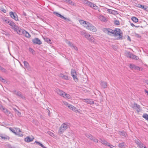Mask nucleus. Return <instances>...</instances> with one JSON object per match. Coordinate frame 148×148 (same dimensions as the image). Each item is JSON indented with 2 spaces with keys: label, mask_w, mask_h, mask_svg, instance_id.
<instances>
[{
  "label": "nucleus",
  "mask_w": 148,
  "mask_h": 148,
  "mask_svg": "<svg viewBox=\"0 0 148 148\" xmlns=\"http://www.w3.org/2000/svg\"><path fill=\"white\" fill-rule=\"evenodd\" d=\"M68 107L70 109L76 112H80L75 107L71 105H69Z\"/></svg>",
  "instance_id": "9b49d317"
},
{
  "label": "nucleus",
  "mask_w": 148,
  "mask_h": 148,
  "mask_svg": "<svg viewBox=\"0 0 148 148\" xmlns=\"http://www.w3.org/2000/svg\"><path fill=\"white\" fill-rule=\"evenodd\" d=\"M23 63L24 65L29 70L30 69V66L28 63L26 61H23Z\"/></svg>",
  "instance_id": "f3484780"
},
{
  "label": "nucleus",
  "mask_w": 148,
  "mask_h": 148,
  "mask_svg": "<svg viewBox=\"0 0 148 148\" xmlns=\"http://www.w3.org/2000/svg\"><path fill=\"white\" fill-rule=\"evenodd\" d=\"M127 39V40H129L130 41H131V38L129 36H128Z\"/></svg>",
  "instance_id": "e2e57ef3"
},
{
  "label": "nucleus",
  "mask_w": 148,
  "mask_h": 148,
  "mask_svg": "<svg viewBox=\"0 0 148 148\" xmlns=\"http://www.w3.org/2000/svg\"><path fill=\"white\" fill-rule=\"evenodd\" d=\"M81 34L84 36L86 38H87L88 36H90V34L87 33L85 31H81L80 33Z\"/></svg>",
  "instance_id": "4468645a"
},
{
  "label": "nucleus",
  "mask_w": 148,
  "mask_h": 148,
  "mask_svg": "<svg viewBox=\"0 0 148 148\" xmlns=\"http://www.w3.org/2000/svg\"><path fill=\"white\" fill-rule=\"evenodd\" d=\"M131 25L133 27H137V26H135L133 23H131Z\"/></svg>",
  "instance_id": "338daca9"
},
{
  "label": "nucleus",
  "mask_w": 148,
  "mask_h": 148,
  "mask_svg": "<svg viewBox=\"0 0 148 148\" xmlns=\"http://www.w3.org/2000/svg\"><path fill=\"white\" fill-rule=\"evenodd\" d=\"M9 129L10 131H11L14 134H16V132H15V130L13 129L11 127L9 128Z\"/></svg>",
  "instance_id": "8fccbe9b"
},
{
  "label": "nucleus",
  "mask_w": 148,
  "mask_h": 148,
  "mask_svg": "<svg viewBox=\"0 0 148 148\" xmlns=\"http://www.w3.org/2000/svg\"><path fill=\"white\" fill-rule=\"evenodd\" d=\"M79 22L81 25L84 26V27L87 29H88V27L89 26L90 23L87 22L83 20H80Z\"/></svg>",
  "instance_id": "39448f33"
},
{
  "label": "nucleus",
  "mask_w": 148,
  "mask_h": 148,
  "mask_svg": "<svg viewBox=\"0 0 148 148\" xmlns=\"http://www.w3.org/2000/svg\"><path fill=\"white\" fill-rule=\"evenodd\" d=\"M3 136L2 134H0V139H3Z\"/></svg>",
  "instance_id": "052dcab7"
},
{
  "label": "nucleus",
  "mask_w": 148,
  "mask_h": 148,
  "mask_svg": "<svg viewBox=\"0 0 148 148\" xmlns=\"http://www.w3.org/2000/svg\"><path fill=\"white\" fill-rule=\"evenodd\" d=\"M136 104L135 102L134 103V104H132L131 105V107L134 109H135V107H136V105H135Z\"/></svg>",
  "instance_id": "37998d69"
},
{
  "label": "nucleus",
  "mask_w": 148,
  "mask_h": 148,
  "mask_svg": "<svg viewBox=\"0 0 148 148\" xmlns=\"http://www.w3.org/2000/svg\"><path fill=\"white\" fill-rule=\"evenodd\" d=\"M63 97L64 98H67L68 99H71V97L69 94H67L65 93L64 95L63 96Z\"/></svg>",
  "instance_id": "2f4dec72"
},
{
  "label": "nucleus",
  "mask_w": 148,
  "mask_h": 148,
  "mask_svg": "<svg viewBox=\"0 0 148 148\" xmlns=\"http://www.w3.org/2000/svg\"><path fill=\"white\" fill-rule=\"evenodd\" d=\"M118 146L120 148L125 147L126 146V145L125 143L123 142L121 143H119Z\"/></svg>",
  "instance_id": "393cba45"
},
{
  "label": "nucleus",
  "mask_w": 148,
  "mask_h": 148,
  "mask_svg": "<svg viewBox=\"0 0 148 148\" xmlns=\"http://www.w3.org/2000/svg\"><path fill=\"white\" fill-rule=\"evenodd\" d=\"M5 114L8 116H12V114L11 113V112L8 110L7 111V112L5 113Z\"/></svg>",
  "instance_id": "4c0bfd02"
},
{
  "label": "nucleus",
  "mask_w": 148,
  "mask_h": 148,
  "mask_svg": "<svg viewBox=\"0 0 148 148\" xmlns=\"http://www.w3.org/2000/svg\"><path fill=\"white\" fill-rule=\"evenodd\" d=\"M100 84L102 87L104 88H106L107 86V84L106 82L101 81Z\"/></svg>",
  "instance_id": "6ab92c4d"
},
{
  "label": "nucleus",
  "mask_w": 148,
  "mask_h": 148,
  "mask_svg": "<svg viewBox=\"0 0 148 148\" xmlns=\"http://www.w3.org/2000/svg\"><path fill=\"white\" fill-rule=\"evenodd\" d=\"M108 146L110 147L111 148H113L112 147H113V146L112 145H110V143H108Z\"/></svg>",
  "instance_id": "680f3d73"
},
{
  "label": "nucleus",
  "mask_w": 148,
  "mask_h": 148,
  "mask_svg": "<svg viewBox=\"0 0 148 148\" xmlns=\"http://www.w3.org/2000/svg\"><path fill=\"white\" fill-rule=\"evenodd\" d=\"M64 1L66 2H67L69 4H72L73 2L70 0H63Z\"/></svg>",
  "instance_id": "ea45409f"
},
{
  "label": "nucleus",
  "mask_w": 148,
  "mask_h": 148,
  "mask_svg": "<svg viewBox=\"0 0 148 148\" xmlns=\"http://www.w3.org/2000/svg\"><path fill=\"white\" fill-rule=\"evenodd\" d=\"M14 94H15L17 96L21 98L22 99H25V97L23 95L21 92L19 91H17L15 90L14 91Z\"/></svg>",
  "instance_id": "1a4fd4ad"
},
{
  "label": "nucleus",
  "mask_w": 148,
  "mask_h": 148,
  "mask_svg": "<svg viewBox=\"0 0 148 148\" xmlns=\"http://www.w3.org/2000/svg\"><path fill=\"white\" fill-rule=\"evenodd\" d=\"M141 5L140 4H137L136 5V6L140 8L141 7Z\"/></svg>",
  "instance_id": "13d9d810"
},
{
  "label": "nucleus",
  "mask_w": 148,
  "mask_h": 148,
  "mask_svg": "<svg viewBox=\"0 0 148 148\" xmlns=\"http://www.w3.org/2000/svg\"><path fill=\"white\" fill-rule=\"evenodd\" d=\"M135 141L136 143L139 146L142 143L139 140H136Z\"/></svg>",
  "instance_id": "79ce46f5"
},
{
  "label": "nucleus",
  "mask_w": 148,
  "mask_h": 148,
  "mask_svg": "<svg viewBox=\"0 0 148 148\" xmlns=\"http://www.w3.org/2000/svg\"><path fill=\"white\" fill-rule=\"evenodd\" d=\"M86 3L90 7L93 8L94 9L97 10L98 9V7L96 5L89 1L87 0L86 1Z\"/></svg>",
  "instance_id": "423d86ee"
},
{
  "label": "nucleus",
  "mask_w": 148,
  "mask_h": 148,
  "mask_svg": "<svg viewBox=\"0 0 148 148\" xmlns=\"http://www.w3.org/2000/svg\"><path fill=\"white\" fill-rule=\"evenodd\" d=\"M3 111V112L5 114V113L7 112V111L8 110L6 108H5V107H3V108H2V110Z\"/></svg>",
  "instance_id": "c9c22d12"
},
{
  "label": "nucleus",
  "mask_w": 148,
  "mask_h": 148,
  "mask_svg": "<svg viewBox=\"0 0 148 148\" xmlns=\"http://www.w3.org/2000/svg\"><path fill=\"white\" fill-rule=\"evenodd\" d=\"M99 18L100 20L102 21L105 22L106 20V18L103 16H99Z\"/></svg>",
  "instance_id": "a878e982"
},
{
  "label": "nucleus",
  "mask_w": 148,
  "mask_h": 148,
  "mask_svg": "<svg viewBox=\"0 0 148 148\" xmlns=\"http://www.w3.org/2000/svg\"><path fill=\"white\" fill-rule=\"evenodd\" d=\"M85 135L90 139L92 140L93 141L98 143V140L96 138L94 137L91 134H90L86 133L85 134Z\"/></svg>",
  "instance_id": "20e7f679"
},
{
  "label": "nucleus",
  "mask_w": 148,
  "mask_h": 148,
  "mask_svg": "<svg viewBox=\"0 0 148 148\" xmlns=\"http://www.w3.org/2000/svg\"><path fill=\"white\" fill-rule=\"evenodd\" d=\"M82 100L84 102L90 104H94V101L90 99L89 100L88 99H82Z\"/></svg>",
  "instance_id": "2eb2a0df"
},
{
  "label": "nucleus",
  "mask_w": 148,
  "mask_h": 148,
  "mask_svg": "<svg viewBox=\"0 0 148 148\" xmlns=\"http://www.w3.org/2000/svg\"><path fill=\"white\" fill-rule=\"evenodd\" d=\"M32 41L33 43L35 44L40 45L42 43L40 40L38 38H34L32 40Z\"/></svg>",
  "instance_id": "9d476101"
},
{
  "label": "nucleus",
  "mask_w": 148,
  "mask_h": 148,
  "mask_svg": "<svg viewBox=\"0 0 148 148\" xmlns=\"http://www.w3.org/2000/svg\"><path fill=\"white\" fill-rule=\"evenodd\" d=\"M29 51H30L31 53H34V50L33 49H32V48H29Z\"/></svg>",
  "instance_id": "864d4df0"
},
{
  "label": "nucleus",
  "mask_w": 148,
  "mask_h": 148,
  "mask_svg": "<svg viewBox=\"0 0 148 148\" xmlns=\"http://www.w3.org/2000/svg\"><path fill=\"white\" fill-rule=\"evenodd\" d=\"M0 70L1 71L3 72H5L6 71V69L1 66H0Z\"/></svg>",
  "instance_id": "58836bf2"
},
{
  "label": "nucleus",
  "mask_w": 148,
  "mask_h": 148,
  "mask_svg": "<svg viewBox=\"0 0 148 148\" xmlns=\"http://www.w3.org/2000/svg\"><path fill=\"white\" fill-rule=\"evenodd\" d=\"M67 123H64L59 128L58 133L60 134H62L66 129L69 127V126Z\"/></svg>",
  "instance_id": "f03ea898"
},
{
  "label": "nucleus",
  "mask_w": 148,
  "mask_h": 148,
  "mask_svg": "<svg viewBox=\"0 0 148 148\" xmlns=\"http://www.w3.org/2000/svg\"><path fill=\"white\" fill-rule=\"evenodd\" d=\"M59 76L64 79L68 80V77L67 76L64 75L62 73L60 74H59Z\"/></svg>",
  "instance_id": "5701e85b"
},
{
  "label": "nucleus",
  "mask_w": 148,
  "mask_h": 148,
  "mask_svg": "<svg viewBox=\"0 0 148 148\" xmlns=\"http://www.w3.org/2000/svg\"><path fill=\"white\" fill-rule=\"evenodd\" d=\"M3 139L5 140H8L10 139V137L6 135H5L4 136H3Z\"/></svg>",
  "instance_id": "e433bc0d"
},
{
  "label": "nucleus",
  "mask_w": 148,
  "mask_h": 148,
  "mask_svg": "<svg viewBox=\"0 0 148 148\" xmlns=\"http://www.w3.org/2000/svg\"><path fill=\"white\" fill-rule=\"evenodd\" d=\"M114 24L117 25H118L119 24V21L117 20H116L114 21Z\"/></svg>",
  "instance_id": "3c124183"
},
{
  "label": "nucleus",
  "mask_w": 148,
  "mask_h": 148,
  "mask_svg": "<svg viewBox=\"0 0 148 148\" xmlns=\"http://www.w3.org/2000/svg\"><path fill=\"white\" fill-rule=\"evenodd\" d=\"M23 32V34L27 38H29L30 37V35L26 31L24 30Z\"/></svg>",
  "instance_id": "a211bd4d"
},
{
  "label": "nucleus",
  "mask_w": 148,
  "mask_h": 148,
  "mask_svg": "<svg viewBox=\"0 0 148 148\" xmlns=\"http://www.w3.org/2000/svg\"><path fill=\"white\" fill-rule=\"evenodd\" d=\"M33 138H31L29 137L28 136L25 138V141L27 142H29L33 141Z\"/></svg>",
  "instance_id": "412c9836"
},
{
  "label": "nucleus",
  "mask_w": 148,
  "mask_h": 148,
  "mask_svg": "<svg viewBox=\"0 0 148 148\" xmlns=\"http://www.w3.org/2000/svg\"><path fill=\"white\" fill-rule=\"evenodd\" d=\"M86 38L91 42H94V38L92 36L90 35V36H88V38Z\"/></svg>",
  "instance_id": "b1692460"
},
{
  "label": "nucleus",
  "mask_w": 148,
  "mask_h": 148,
  "mask_svg": "<svg viewBox=\"0 0 148 148\" xmlns=\"http://www.w3.org/2000/svg\"><path fill=\"white\" fill-rule=\"evenodd\" d=\"M13 110H14V111L16 112L18 111L15 108H14Z\"/></svg>",
  "instance_id": "774afa93"
},
{
  "label": "nucleus",
  "mask_w": 148,
  "mask_h": 148,
  "mask_svg": "<svg viewBox=\"0 0 148 148\" xmlns=\"http://www.w3.org/2000/svg\"><path fill=\"white\" fill-rule=\"evenodd\" d=\"M56 92L58 94L63 97L65 93L58 89L56 90Z\"/></svg>",
  "instance_id": "dca6fc26"
},
{
  "label": "nucleus",
  "mask_w": 148,
  "mask_h": 148,
  "mask_svg": "<svg viewBox=\"0 0 148 148\" xmlns=\"http://www.w3.org/2000/svg\"><path fill=\"white\" fill-rule=\"evenodd\" d=\"M10 14L11 17L14 19L15 21H18L17 15L16 13L13 12H10Z\"/></svg>",
  "instance_id": "0eeeda50"
},
{
  "label": "nucleus",
  "mask_w": 148,
  "mask_h": 148,
  "mask_svg": "<svg viewBox=\"0 0 148 148\" xmlns=\"http://www.w3.org/2000/svg\"><path fill=\"white\" fill-rule=\"evenodd\" d=\"M119 133L121 135L125 137L127 136V135L126 132L124 131H119Z\"/></svg>",
  "instance_id": "aec40b11"
},
{
  "label": "nucleus",
  "mask_w": 148,
  "mask_h": 148,
  "mask_svg": "<svg viewBox=\"0 0 148 148\" xmlns=\"http://www.w3.org/2000/svg\"><path fill=\"white\" fill-rule=\"evenodd\" d=\"M136 107L137 108L136 110L137 112H139L141 110L140 109V107L139 105L137 104H136Z\"/></svg>",
  "instance_id": "c756f323"
},
{
  "label": "nucleus",
  "mask_w": 148,
  "mask_h": 148,
  "mask_svg": "<svg viewBox=\"0 0 148 148\" xmlns=\"http://www.w3.org/2000/svg\"><path fill=\"white\" fill-rule=\"evenodd\" d=\"M126 54L127 57L131 58L132 54L130 52H127Z\"/></svg>",
  "instance_id": "7c9ffc66"
},
{
  "label": "nucleus",
  "mask_w": 148,
  "mask_h": 148,
  "mask_svg": "<svg viewBox=\"0 0 148 148\" xmlns=\"http://www.w3.org/2000/svg\"><path fill=\"white\" fill-rule=\"evenodd\" d=\"M101 142L102 144L105 145H107L108 146V144L109 143H108L105 140H104L102 139H101Z\"/></svg>",
  "instance_id": "c85d7f7f"
},
{
  "label": "nucleus",
  "mask_w": 148,
  "mask_h": 148,
  "mask_svg": "<svg viewBox=\"0 0 148 148\" xmlns=\"http://www.w3.org/2000/svg\"><path fill=\"white\" fill-rule=\"evenodd\" d=\"M0 81H1L2 82H5V79L3 78H2V79H1V80Z\"/></svg>",
  "instance_id": "69168bd1"
},
{
  "label": "nucleus",
  "mask_w": 148,
  "mask_h": 148,
  "mask_svg": "<svg viewBox=\"0 0 148 148\" xmlns=\"http://www.w3.org/2000/svg\"><path fill=\"white\" fill-rule=\"evenodd\" d=\"M66 43L71 47H73L74 45L70 41H67Z\"/></svg>",
  "instance_id": "473e14b6"
},
{
  "label": "nucleus",
  "mask_w": 148,
  "mask_h": 148,
  "mask_svg": "<svg viewBox=\"0 0 148 148\" xmlns=\"http://www.w3.org/2000/svg\"><path fill=\"white\" fill-rule=\"evenodd\" d=\"M131 19L133 22L135 23H137L138 21V18L135 16L132 17Z\"/></svg>",
  "instance_id": "cd10ccee"
},
{
  "label": "nucleus",
  "mask_w": 148,
  "mask_h": 148,
  "mask_svg": "<svg viewBox=\"0 0 148 148\" xmlns=\"http://www.w3.org/2000/svg\"><path fill=\"white\" fill-rule=\"evenodd\" d=\"M45 41L47 42H49L50 43V42L51 41V40L48 38H46L45 39Z\"/></svg>",
  "instance_id": "09e8293b"
},
{
  "label": "nucleus",
  "mask_w": 148,
  "mask_h": 148,
  "mask_svg": "<svg viewBox=\"0 0 148 148\" xmlns=\"http://www.w3.org/2000/svg\"><path fill=\"white\" fill-rule=\"evenodd\" d=\"M64 105H65V106H66L67 107L69 105H70V104H68L67 102H64Z\"/></svg>",
  "instance_id": "bf43d9fd"
},
{
  "label": "nucleus",
  "mask_w": 148,
  "mask_h": 148,
  "mask_svg": "<svg viewBox=\"0 0 148 148\" xmlns=\"http://www.w3.org/2000/svg\"><path fill=\"white\" fill-rule=\"evenodd\" d=\"M0 10L4 13H6V10L3 7H0Z\"/></svg>",
  "instance_id": "f704fd0d"
},
{
  "label": "nucleus",
  "mask_w": 148,
  "mask_h": 148,
  "mask_svg": "<svg viewBox=\"0 0 148 148\" xmlns=\"http://www.w3.org/2000/svg\"><path fill=\"white\" fill-rule=\"evenodd\" d=\"M53 14L56 15L57 16L61 18H62L63 16L61 14H59L58 13L56 12H53Z\"/></svg>",
  "instance_id": "bb28decb"
},
{
  "label": "nucleus",
  "mask_w": 148,
  "mask_h": 148,
  "mask_svg": "<svg viewBox=\"0 0 148 148\" xmlns=\"http://www.w3.org/2000/svg\"><path fill=\"white\" fill-rule=\"evenodd\" d=\"M142 8L145 10H146L147 9V6H144L143 5H141V7L140 8Z\"/></svg>",
  "instance_id": "49530a36"
},
{
  "label": "nucleus",
  "mask_w": 148,
  "mask_h": 148,
  "mask_svg": "<svg viewBox=\"0 0 148 148\" xmlns=\"http://www.w3.org/2000/svg\"><path fill=\"white\" fill-rule=\"evenodd\" d=\"M135 37H137L138 38L140 37V36L139 34H135Z\"/></svg>",
  "instance_id": "6e6d98bb"
},
{
  "label": "nucleus",
  "mask_w": 148,
  "mask_h": 148,
  "mask_svg": "<svg viewBox=\"0 0 148 148\" xmlns=\"http://www.w3.org/2000/svg\"><path fill=\"white\" fill-rule=\"evenodd\" d=\"M107 11L110 14H115L117 12L116 11H114L110 9H108L107 10Z\"/></svg>",
  "instance_id": "4be33fe9"
},
{
  "label": "nucleus",
  "mask_w": 148,
  "mask_h": 148,
  "mask_svg": "<svg viewBox=\"0 0 148 148\" xmlns=\"http://www.w3.org/2000/svg\"><path fill=\"white\" fill-rule=\"evenodd\" d=\"M143 117L148 121V114H144Z\"/></svg>",
  "instance_id": "72a5a7b5"
},
{
  "label": "nucleus",
  "mask_w": 148,
  "mask_h": 148,
  "mask_svg": "<svg viewBox=\"0 0 148 148\" xmlns=\"http://www.w3.org/2000/svg\"><path fill=\"white\" fill-rule=\"evenodd\" d=\"M104 32L109 35L113 34L114 36H119V39H122V33L121 32V30L118 28L115 29L114 30L110 28H104L103 29Z\"/></svg>",
  "instance_id": "f257e3e1"
},
{
  "label": "nucleus",
  "mask_w": 148,
  "mask_h": 148,
  "mask_svg": "<svg viewBox=\"0 0 148 148\" xmlns=\"http://www.w3.org/2000/svg\"><path fill=\"white\" fill-rule=\"evenodd\" d=\"M73 48L76 51H77L78 50L77 48L75 45L73 46Z\"/></svg>",
  "instance_id": "4d7b16f0"
},
{
  "label": "nucleus",
  "mask_w": 148,
  "mask_h": 148,
  "mask_svg": "<svg viewBox=\"0 0 148 148\" xmlns=\"http://www.w3.org/2000/svg\"><path fill=\"white\" fill-rule=\"evenodd\" d=\"M71 73L72 76L74 80L76 82L77 81L78 79L77 76L76 72L75 70L72 69L71 71Z\"/></svg>",
  "instance_id": "7ed1b4c3"
},
{
  "label": "nucleus",
  "mask_w": 148,
  "mask_h": 148,
  "mask_svg": "<svg viewBox=\"0 0 148 148\" xmlns=\"http://www.w3.org/2000/svg\"><path fill=\"white\" fill-rule=\"evenodd\" d=\"M141 69V68L138 66H135V68H134V69H136V70H140V69Z\"/></svg>",
  "instance_id": "603ef678"
},
{
  "label": "nucleus",
  "mask_w": 148,
  "mask_h": 148,
  "mask_svg": "<svg viewBox=\"0 0 148 148\" xmlns=\"http://www.w3.org/2000/svg\"><path fill=\"white\" fill-rule=\"evenodd\" d=\"M62 19H63L67 21H71V20L69 18H66L65 17H64V16H63V17L62 18Z\"/></svg>",
  "instance_id": "de8ad7c7"
},
{
  "label": "nucleus",
  "mask_w": 148,
  "mask_h": 148,
  "mask_svg": "<svg viewBox=\"0 0 148 148\" xmlns=\"http://www.w3.org/2000/svg\"><path fill=\"white\" fill-rule=\"evenodd\" d=\"M138 58V57L137 56L132 54L131 58H132L134 59H137V58Z\"/></svg>",
  "instance_id": "a19ab883"
},
{
  "label": "nucleus",
  "mask_w": 148,
  "mask_h": 148,
  "mask_svg": "<svg viewBox=\"0 0 148 148\" xmlns=\"http://www.w3.org/2000/svg\"><path fill=\"white\" fill-rule=\"evenodd\" d=\"M17 115L18 116H21V114L20 112L18 111L16 112Z\"/></svg>",
  "instance_id": "5fc2aeb1"
},
{
  "label": "nucleus",
  "mask_w": 148,
  "mask_h": 148,
  "mask_svg": "<svg viewBox=\"0 0 148 148\" xmlns=\"http://www.w3.org/2000/svg\"><path fill=\"white\" fill-rule=\"evenodd\" d=\"M14 30L16 31L18 34L20 35H22L23 32V31L24 30L20 28L17 26H16L15 28H14Z\"/></svg>",
  "instance_id": "6e6552de"
},
{
  "label": "nucleus",
  "mask_w": 148,
  "mask_h": 148,
  "mask_svg": "<svg viewBox=\"0 0 148 148\" xmlns=\"http://www.w3.org/2000/svg\"><path fill=\"white\" fill-rule=\"evenodd\" d=\"M88 29L93 32H95L97 31L96 28L91 24L88 27Z\"/></svg>",
  "instance_id": "ddd939ff"
},
{
  "label": "nucleus",
  "mask_w": 148,
  "mask_h": 148,
  "mask_svg": "<svg viewBox=\"0 0 148 148\" xmlns=\"http://www.w3.org/2000/svg\"><path fill=\"white\" fill-rule=\"evenodd\" d=\"M135 65L134 64H130V67L132 69H134Z\"/></svg>",
  "instance_id": "a18cd8bd"
},
{
  "label": "nucleus",
  "mask_w": 148,
  "mask_h": 148,
  "mask_svg": "<svg viewBox=\"0 0 148 148\" xmlns=\"http://www.w3.org/2000/svg\"><path fill=\"white\" fill-rule=\"evenodd\" d=\"M35 143H37L38 145H40V144L41 143L39 142H38L37 141H36Z\"/></svg>",
  "instance_id": "0e129e2a"
},
{
  "label": "nucleus",
  "mask_w": 148,
  "mask_h": 148,
  "mask_svg": "<svg viewBox=\"0 0 148 148\" xmlns=\"http://www.w3.org/2000/svg\"><path fill=\"white\" fill-rule=\"evenodd\" d=\"M5 22L7 23H8V24L12 26V29H14V28H15L17 26L16 25L15 23L11 21H8L6 20H5Z\"/></svg>",
  "instance_id": "f8f14e48"
},
{
  "label": "nucleus",
  "mask_w": 148,
  "mask_h": 148,
  "mask_svg": "<svg viewBox=\"0 0 148 148\" xmlns=\"http://www.w3.org/2000/svg\"><path fill=\"white\" fill-rule=\"evenodd\" d=\"M139 146L140 148H145V147H146L145 146V145L142 143H141L139 145Z\"/></svg>",
  "instance_id": "c03bdc74"
}]
</instances>
